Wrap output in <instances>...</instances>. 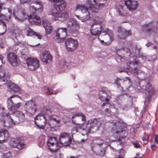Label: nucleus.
I'll return each mask as SVG.
<instances>
[{
    "mask_svg": "<svg viewBox=\"0 0 158 158\" xmlns=\"http://www.w3.org/2000/svg\"><path fill=\"white\" fill-rule=\"evenodd\" d=\"M47 144L48 148L53 152L56 151L60 148L56 138L54 137L49 138L47 141Z\"/></svg>",
    "mask_w": 158,
    "mask_h": 158,
    "instance_id": "12",
    "label": "nucleus"
},
{
    "mask_svg": "<svg viewBox=\"0 0 158 158\" xmlns=\"http://www.w3.org/2000/svg\"><path fill=\"white\" fill-rule=\"evenodd\" d=\"M94 4H92V1L88 0L87 3L89 5V10L92 13H96L100 8H103L107 6L105 0H93Z\"/></svg>",
    "mask_w": 158,
    "mask_h": 158,
    "instance_id": "1",
    "label": "nucleus"
},
{
    "mask_svg": "<svg viewBox=\"0 0 158 158\" xmlns=\"http://www.w3.org/2000/svg\"><path fill=\"white\" fill-rule=\"evenodd\" d=\"M116 60L124 61L126 59L129 58L132 56L131 51L127 48H123L117 51Z\"/></svg>",
    "mask_w": 158,
    "mask_h": 158,
    "instance_id": "4",
    "label": "nucleus"
},
{
    "mask_svg": "<svg viewBox=\"0 0 158 158\" xmlns=\"http://www.w3.org/2000/svg\"><path fill=\"white\" fill-rule=\"evenodd\" d=\"M98 140L100 141V142L99 143L98 142H97L95 143V144H96L97 145H99V146L101 145H102V143H103V141H102V140L101 139H99Z\"/></svg>",
    "mask_w": 158,
    "mask_h": 158,
    "instance_id": "53",
    "label": "nucleus"
},
{
    "mask_svg": "<svg viewBox=\"0 0 158 158\" xmlns=\"http://www.w3.org/2000/svg\"><path fill=\"white\" fill-rule=\"evenodd\" d=\"M9 137V134L6 130L2 129L0 130V143L5 142L8 139Z\"/></svg>",
    "mask_w": 158,
    "mask_h": 158,
    "instance_id": "24",
    "label": "nucleus"
},
{
    "mask_svg": "<svg viewBox=\"0 0 158 158\" xmlns=\"http://www.w3.org/2000/svg\"><path fill=\"white\" fill-rule=\"evenodd\" d=\"M51 122L53 123H55L57 124L58 123L60 122V120H57L56 119H50Z\"/></svg>",
    "mask_w": 158,
    "mask_h": 158,
    "instance_id": "56",
    "label": "nucleus"
},
{
    "mask_svg": "<svg viewBox=\"0 0 158 158\" xmlns=\"http://www.w3.org/2000/svg\"><path fill=\"white\" fill-rule=\"evenodd\" d=\"M6 31V24L0 25V35H3Z\"/></svg>",
    "mask_w": 158,
    "mask_h": 158,
    "instance_id": "40",
    "label": "nucleus"
},
{
    "mask_svg": "<svg viewBox=\"0 0 158 158\" xmlns=\"http://www.w3.org/2000/svg\"><path fill=\"white\" fill-rule=\"evenodd\" d=\"M40 60L46 63H49L51 62L52 60V56L49 52L44 51L40 56Z\"/></svg>",
    "mask_w": 158,
    "mask_h": 158,
    "instance_id": "17",
    "label": "nucleus"
},
{
    "mask_svg": "<svg viewBox=\"0 0 158 158\" xmlns=\"http://www.w3.org/2000/svg\"><path fill=\"white\" fill-rule=\"evenodd\" d=\"M95 21V23L91 27L90 32L93 35H97L101 34V26L96 27V24H100L101 23L102 21L100 18L97 17L94 19Z\"/></svg>",
    "mask_w": 158,
    "mask_h": 158,
    "instance_id": "10",
    "label": "nucleus"
},
{
    "mask_svg": "<svg viewBox=\"0 0 158 158\" xmlns=\"http://www.w3.org/2000/svg\"><path fill=\"white\" fill-rule=\"evenodd\" d=\"M46 119H44V123L43 124H37L36 123V122H35V123L36 124L37 126L38 127L42 129H44L45 126V124L46 123Z\"/></svg>",
    "mask_w": 158,
    "mask_h": 158,
    "instance_id": "42",
    "label": "nucleus"
},
{
    "mask_svg": "<svg viewBox=\"0 0 158 158\" xmlns=\"http://www.w3.org/2000/svg\"><path fill=\"white\" fill-rule=\"evenodd\" d=\"M11 16L10 15H9L8 16L5 15L0 14V22L2 23V24L3 25H6V23L4 21L6 20L9 21L11 18Z\"/></svg>",
    "mask_w": 158,
    "mask_h": 158,
    "instance_id": "33",
    "label": "nucleus"
},
{
    "mask_svg": "<svg viewBox=\"0 0 158 158\" xmlns=\"http://www.w3.org/2000/svg\"><path fill=\"white\" fill-rule=\"evenodd\" d=\"M28 68L31 70H34L39 66V61L36 58H30L27 61Z\"/></svg>",
    "mask_w": 158,
    "mask_h": 158,
    "instance_id": "16",
    "label": "nucleus"
},
{
    "mask_svg": "<svg viewBox=\"0 0 158 158\" xmlns=\"http://www.w3.org/2000/svg\"><path fill=\"white\" fill-rule=\"evenodd\" d=\"M51 15L53 16L55 21L59 20L64 22L69 17V13L65 11L59 12H52Z\"/></svg>",
    "mask_w": 158,
    "mask_h": 158,
    "instance_id": "13",
    "label": "nucleus"
},
{
    "mask_svg": "<svg viewBox=\"0 0 158 158\" xmlns=\"http://www.w3.org/2000/svg\"><path fill=\"white\" fill-rule=\"evenodd\" d=\"M113 126L112 127V131L114 133L119 134L122 132L123 131V125L124 123L122 119H115L112 121H110Z\"/></svg>",
    "mask_w": 158,
    "mask_h": 158,
    "instance_id": "5",
    "label": "nucleus"
},
{
    "mask_svg": "<svg viewBox=\"0 0 158 158\" xmlns=\"http://www.w3.org/2000/svg\"><path fill=\"white\" fill-rule=\"evenodd\" d=\"M78 131V128L77 127H74L71 130V134L72 135L74 134Z\"/></svg>",
    "mask_w": 158,
    "mask_h": 158,
    "instance_id": "48",
    "label": "nucleus"
},
{
    "mask_svg": "<svg viewBox=\"0 0 158 158\" xmlns=\"http://www.w3.org/2000/svg\"><path fill=\"white\" fill-rule=\"evenodd\" d=\"M15 96H11L7 100V107L8 110L12 111L13 110L18 109L21 106V103H18L15 104L11 98L15 97Z\"/></svg>",
    "mask_w": 158,
    "mask_h": 158,
    "instance_id": "19",
    "label": "nucleus"
},
{
    "mask_svg": "<svg viewBox=\"0 0 158 158\" xmlns=\"http://www.w3.org/2000/svg\"><path fill=\"white\" fill-rule=\"evenodd\" d=\"M106 151L105 150H100L98 152V155L101 156H104L105 154Z\"/></svg>",
    "mask_w": 158,
    "mask_h": 158,
    "instance_id": "49",
    "label": "nucleus"
},
{
    "mask_svg": "<svg viewBox=\"0 0 158 158\" xmlns=\"http://www.w3.org/2000/svg\"><path fill=\"white\" fill-rule=\"evenodd\" d=\"M10 114H9L5 113H4L2 114V115L4 117L6 116V117L7 118L10 117V118H11V117L10 116Z\"/></svg>",
    "mask_w": 158,
    "mask_h": 158,
    "instance_id": "55",
    "label": "nucleus"
},
{
    "mask_svg": "<svg viewBox=\"0 0 158 158\" xmlns=\"http://www.w3.org/2000/svg\"><path fill=\"white\" fill-rule=\"evenodd\" d=\"M80 28L79 23L76 20L71 19L68 22L67 28L70 33H75L78 31Z\"/></svg>",
    "mask_w": 158,
    "mask_h": 158,
    "instance_id": "7",
    "label": "nucleus"
},
{
    "mask_svg": "<svg viewBox=\"0 0 158 158\" xmlns=\"http://www.w3.org/2000/svg\"><path fill=\"white\" fill-rule=\"evenodd\" d=\"M77 116H81L82 118H85V115L81 113H77L75 114L72 117V118H76Z\"/></svg>",
    "mask_w": 158,
    "mask_h": 158,
    "instance_id": "44",
    "label": "nucleus"
},
{
    "mask_svg": "<svg viewBox=\"0 0 158 158\" xmlns=\"http://www.w3.org/2000/svg\"><path fill=\"white\" fill-rule=\"evenodd\" d=\"M127 65L132 70H135L137 69L138 62L135 60L132 61H129L127 63Z\"/></svg>",
    "mask_w": 158,
    "mask_h": 158,
    "instance_id": "31",
    "label": "nucleus"
},
{
    "mask_svg": "<svg viewBox=\"0 0 158 158\" xmlns=\"http://www.w3.org/2000/svg\"><path fill=\"white\" fill-rule=\"evenodd\" d=\"M2 119L1 122L4 127L9 128L17 124L24 121V119Z\"/></svg>",
    "mask_w": 158,
    "mask_h": 158,
    "instance_id": "14",
    "label": "nucleus"
},
{
    "mask_svg": "<svg viewBox=\"0 0 158 158\" xmlns=\"http://www.w3.org/2000/svg\"><path fill=\"white\" fill-rule=\"evenodd\" d=\"M133 144L135 148H139L140 147V144L137 143H134Z\"/></svg>",
    "mask_w": 158,
    "mask_h": 158,
    "instance_id": "52",
    "label": "nucleus"
},
{
    "mask_svg": "<svg viewBox=\"0 0 158 158\" xmlns=\"http://www.w3.org/2000/svg\"><path fill=\"white\" fill-rule=\"evenodd\" d=\"M105 114L108 116H111L113 113L111 112L108 108L105 109L104 111Z\"/></svg>",
    "mask_w": 158,
    "mask_h": 158,
    "instance_id": "46",
    "label": "nucleus"
},
{
    "mask_svg": "<svg viewBox=\"0 0 158 158\" xmlns=\"http://www.w3.org/2000/svg\"><path fill=\"white\" fill-rule=\"evenodd\" d=\"M72 121L73 123H74L75 124L81 125L82 126H83L84 125V123H76L75 122V121H73V120H72Z\"/></svg>",
    "mask_w": 158,
    "mask_h": 158,
    "instance_id": "59",
    "label": "nucleus"
},
{
    "mask_svg": "<svg viewBox=\"0 0 158 158\" xmlns=\"http://www.w3.org/2000/svg\"><path fill=\"white\" fill-rule=\"evenodd\" d=\"M149 26V24H147L144 25L143 26V31L144 33L150 32L152 31V28H147V27H148Z\"/></svg>",
    "mask_w": 158,
    "mask_h": 158,
    "instance_id": "39",
    "label": "nucleus"
},
{
    "mask_svg": "<svg viewBox=\"0 0 158 158\" xmlns=\"http://www.w3.org/2000/svg\"><path fill=\"white\" fill-rule=\"evenodd\" d=\"M34 35H35L39 39H40L41 38L42 36L40 35V34L35 32V33Z\"/></svg>",
    "mask_w": 158,
    "mask_h": 158,
    "instance_id": "51",
    "label": "nucleus"
},
{
    "mask_svg": "<svg viewBox=\"0 0 158 158\" xmlns=\"http://www.w3.org/2000/svg\"><path fill=\"white\" fill-rule=\"evenodd\" d=\"M105 42H104L103 40H101L99 37H98V39L100 41V42L104 45H109L112 42L114 38L110 39V38H106V36L105 37Z\"/></svg>",
    "mask_w": 158,
    "mask_h": 158,
    "instance_id": "34",
    "label": "nucleus"
},
{
    "mask_svg": "<svg viewBox=\"0 0 158 158\" xmlns=\"http://www.w3.org/2000/svg\"><path fill=\"white\" fill-rule=\"evenodd\" d=\"M153 44L151 43H148L147 44H146V46L148 47H149L150 46H153Z\"/></svg>",
    "mask_w": 158,
    "mask_h": 158,
    "instance_id": "57",
    "label": "nucleus"
},
{
    "mask_svg": "<svg viewBox=\"0 0 158 158\" xmlns=\"http://www.w3.org/2000/svg\"><path fill=\"white\" fill-rule=\"evenodd\" d=\"M4 58V57L2 55H0V60L2 61V63H3V59Z\"/></svg>",
    "mask_w": 158,
    "mask_h": 158,
    "instance_id": "62",
    "label": "nucleus"
},
{
    "mask_svg": "<svg viewBox=\"0 0 158 158\" xmlns=\"http://www.w3.org/2000/svg\"><path fill=\"white\" fill-rule=\"evenodd\" d=\"M125 81V79H122L118 78H117L114 81V83L116 84L118 88L121 87V84L123 82Z\"/></svg>",
    "mask_w": 158,
    "mask_h": 158,
    "instance_id": "37",
    "label": "nucleus"
},
{
    "mask_svg": "<svg viewBox=\"0 0 158 158\" xmlns=\"http://www.w3.org/2000/svg\"><path fill=\"white\" fill-rule=\"evenodd\" d=\"M67 34V30L66 28H60L56 30L53 33L55 39H58L60 36L66 37Z\"/></svg>",
    "mask_w": 158,
    "mask_h": 158,
    "instance_id": "20",
    "label": "nucleus"
},
{
    "mask_svg": "<svg viewBox=\"0 0 158 158\" xmlns=\"http://www.w3.org/2000/svg\"><path fill=\"white\" fill-rule=\"evenodd\" d=\"M105 33V35H108L106 36V38H114V35L112 30H110L109 28L103 27H101V33Z\"/></svg>",
    "mask_w": 158,
    "mask_h": 158,
    "instance_id": "29",
    "label": "nucleus"
},
{
    "mask_svg": "<svg viewBox=\"0 0 158 158\" xmlns=\"http://www.w3.org/2000/svg\"><path fill=\"white\" fill-rule=\"evenodd\" d=\"M17 57V55L13 52L9 53L7 56V58L9 62L10 63L13 60Z\"/></svg>",
    "mask_w": 158,
    "mask_h": 158,
    "instance_id": "35",
    "label": "nucleus"
},
{
    "mask_svg": "<svg viewBox=\"0 0 158 158\" xmlns=\"http://www.w3.org/2000/svg\"><path fill=\"white\" fill-rule=\"evenodd\" d=\"M29 21L32 24L39 25L40 24L41 20L40 17L36 15L33 14L32 15H30L29 17Z\"/></svg>",
    "mask_w": 158,
    "mask_h": 158,
    "instance_id": "28",
    "label": "nucleus"
},
{
    "mask_svg": "<svg viewBox=\"0 0 158 158\" xmlns=\"http://www.w3.org/2000/svg\"><path fill=\"white\" fill-rule=\"evenodd\" d=\"M11 65L14 66H19L21 64L20 60L16 57L15 60L10 63Z\"/></svg>",
    "mask_w": 158,
    "mask_h": 158,
    "instance_id": "41",
    "label": "nucleus"
},
{
    "mask_svg": "<svg viewBox=\"0 0 158 158\" xmlns=\"http://www.w3.org/2000/svg\"><path fill=\"white\" fill-rule=\"evenodd\" d=\"M25 105L27 111L34 113L36 112V105L33 100H30L27 102Z\"/></svg>",
    "mask_w": 158,
    "mask_h": 158,
    "instance_id": "21",
    "label": "nucleus"
},
{
    "mask_svg": "<svg viewBox=\"0 0 158 158\" xmlns=\"http://www.w3.org/2000/svg\"><path fill=\"white\" fill-rule=\"evenodd\" d=\"M81 10L82 12V16L79 17V19L82 21H85L90 18V13L89 11V9L85 5H78L76 6V10Z\"/></svg>",
    "mask_w": 158,
    "mask_h": 158,
    "instance_id": "6",
    "label": "nucleus"
},
{
    "mask_svg": "<svg viewBox=\"0 0 158 158\" xmlns=\"http://www.w3.org/2000/svg\"><path fill=\"white\" fill-rule=\"evenodd\" d=\"M53 2V7L57 11H62L66 7V2L64 0H56Z\"/></svg>",
    "mask_w": 158,
    "mask_h": 158,
    "instance_id": "18",
    "label": "nucleus"
},
{
    "mask_svg": "<svg viewBox=\"0 0 158 158\" xmlns=\"http://www.w3.org/2000/svg\"><path fill=\"white\" fill-rule=\"evenodd\" d=\"M117 32L118 37L121 39H125L130 34L129 31H127L121 27H118Z\"/></svg>",
    "mask_w": 158,
    "mask_h": 158,
    "instance_id": "22",
    "label": "nucleus"
},
{
    "mask_svg": "<svg viewBox=\"0 0 158 158\" xmlns=\"http://www.w3.org/2000/svg\"><path fill=\"white\" fill-rule=\"evenodd\" d=\"M13 15L16 19L21 22L24 21L29 17L27 11L23 7L15 8Z\"/></svg>",
    "mask_w": 158,
    "mask_h": 158,
    "instance_id": "2",
    "label": "nucleus"
},
{
    "mask_svg": "<svg viewBox=\"0 0 158 158\" xmlns=\"http://www.w3.org/2000/svg\"><path fill=\"white\" fill-rule=\"evenodd\" d=\"M145 90L147 91L146 93V97L145 98L144 104L146 103H149L151 101L152 96L155 94V91L153 88L149 84L147 83L145 86Z\"/></svg>",
    "mask_w": 158,
    "mask_h": 158,
    "instance_id": "11",
    "label": "nucleus"
},
{
    "mask_svg": "<svg viewBox=\"0 0 158 158\" xmlns=\"http://www.w3.org/2000/svg\"><path fill=\"white\" fill-rule=\"evenodd\" d=\"M65 37H62L61 36H60L58 39H55V36L54 37V40L56 41V42L58 43H62L64 42L65 40Z\"/></svg>",
    "mask_w": 158,
    "mask_h": 158,
    "instance_id": "43",
    "label": "nucleus"
},
{
    "mask_svg": "<svg viewBox=\"0 0 158 158\" xmlns=\"http://www.w3.org/2000/svg\"><path fill=\"white\" fill-rule=\"evenodd\" d=\"M125 4L127 8L130 10H134L136 9L138 4L136 1L127 0L125 2Z\"/></svg>",
    "mask_w": 158,
    "mask_h": 158,
    "instance_id": "26",
    "label": "nucleus"
},
{
    "mask_svg": "<svg viewBox=\"0 0 158 158\" xmlns=\"http://www.w3.org/2000/svg\"><path fill=\"white\" fill-rule=\"evenodd\" d=\"M60 143L62 146H67L69 145L72 141L71 137L67 133H63L60 134L59 138Z\"/></svg>",
    "mask_w": 158,
    "mask_h": 158,
    "instance_id": "15",
    "label": "nucleus"
},
{
    "mask_svg": "<svg viewBox=\"0 0 158 158\" xmlns=\"http://www.w3.org/2000/svg\"><path fill=\"white\" fill-rule=\"evenodd\" d=\"M10 144L12 147L16 148L19 149H22L25 146L24 143H20L19 140L18 139H12Z\"/></svg>",
    "mask_w": 158,
    "mask_h": 158,
    "instance_id": "25",
    "label": "nucleus"
},
{
    "mask_svg": "<svg viewBox=\"0 0 158 158\" xmlns=\"http://www.w3.org/2000/svg\"><path fill=\"white\" fill-rule=\"evenodd\" d=\"M155 141L157 143H158V135H157L156 136Z\"/></svg>",
    "mask_w": 158,
    "mask_h": 158,
    "instance_id": "64",
    "label": "nucleus"
},
{
    "mask_svg": "<svg viewBox=\"0 0 158 158\" xmlns=\"http://www.w3.org/2000/svg\"><path fill=\"white\" fill-rule=\"evenodd\" d=\"M154 40L155 43H158V35L157 36L155 37Z\"/></svg>",
    "mask_w": 158,
    "mask_h": 158,
    "instance_id": "58",
    "label": "nucleus"
},
{
    "mask_svg": "<svg viewBox=\"0 0 158 158\" xmlns=\"http://www.w3.org/2000/svg\"><path fill=\"white\" fill-rule=\"evenodd\" d=\"M10 74L7 70L0 69V82L7 81L10 78Z\"/></svg>",
    "mask_w": 158,
    "mask_h": 158,
    "instance_id": "23",
    "label": "nucleus"
},
{
    "mask_svg": "<svg viewBox=\"0 0 158 158\" xmlns=\"http://www.w3.org/2000/svg\"><path fill=\"white\" fill-rule=\"evenodd\" d=\"M2 158H12L10 152L8 151H4Z\"/></svg>",
    "mask_w": 158,
    "mask_h": 158,
    "instance_id": "38",
    "label": "nucleus"
},
{
    "mask_svg": "<svg viewBox=\"0 0 158 158\" xmlns=\"http://www.w3.org/2000/svg\"><path fill=\"white\" fill-rule=\"evenodd\" d=\"M9 91L10 92H16L19 90V88L16 85L13 84L12 82H10L7 84Z\"/></svg>",
    "mask_w": 158,
    "mask_h": 158,
    "instance_id": "30",
    "label": "nucleus"
},
{
    "mask_svg": "<svg viewBox=\"0 0 158 158\" xmlns=\"http://www.w3.org/2000/svg\"><path fill=\"white\" fill-rule=\"evenodd\" d=\"M44 139H43L39 143V145L40 147H42L44 145Z\"/></svg>",
    "mask_w": 158,
    "mask_h": 158,
    "instance_id": "50",
    "label": "nucleus"
},
{
    "mask_svg": "<svg viewBox=\"0 0 158 158\" xmlns=\"http://www.w3.org/2000/svg\"><path fill=\"white\" fill-rule=\"evenodd\" d=\"M42 24L44 28L46 34H49L52 31V27L50 23L47 20L44 19L42 20Z\"/></svg>",
    "mask_w": 158,
    "mask_h": 158,
    "instance_id": "27",
    "label": "nucleus"
},
{
    "mask_svg": "<svg viewBox=\"0 0 158 158\" xmlns=\"http://www.w3.org/2000/svg\"><path fill=\"white\" fill-rule=\"evenodd\" d=\"M65 44L66 48L68 51H74L78 47L77 41L72 38H68L65 42Z\"/></svg>",
    "mask_w": 158,
    "mask_h": 158,
    "instance_id": "9",
    "label": "nucleus"
},
{
    "mask_svg": "<svg viewBox=\"0 0 158 158\" xmlns=\"http://www.w3.org/2000/svg\"><path fill=\"white\" fill-rule=\"evenodd\" d=\"M27 31V35L29 36H31L32 35H34L35 32L34 31L32 30L31 29H29Z\"/></svg>",
    "mask_w": 158,
    "mask_h": 158,
    "instance_id": "45",
    "label": "nucleus"
},
{
    "mask_svg": "<svg viewBox=\"0 0 158 158\" xmlns=\"http://www.w3.org/2000/svg\"><path fill=\"white\" fill-rule=\"evenodd\" d=\"M96 119H91L90 120H89L88 122V124H89V123H91L92 122L95 121Z\"/></svg>",
    "mask_w": 158,
    "mask_h": 158,
    "instance_id": "63",
    "label": "nucleus"
},
{
    "mask_svg": "<svg viewBox=\"0 0 158 158\" xmlns=\"http://www.w3.org/2000/svg\"><path fill=\"white\" fill-rule=\"evenodd\" d=\"M11 115H13L16 118H24V114L21 112L17 110L13 112Z\"/></svg>",
    "mask_w": 158,
    "mask_h": 158,
    "instance_id": "36",
    "label": "nucleus"
},
{
    "mask_svg": "<svg viewBox=\"0 0 158 158\" xmlns=\"http://www.w3.org/2000/svg\"><path fill=\"white\" fill-rule=\"evenodd\" d=\"M27 1V0H20V2L21 4H24L26 3Z\"/></svg>",
    "mask_w": 158,
    "mask_h": 158,
    "instance_id": "61",
    "label": "nucleus"
},
{
    "mask_svg": "<svg viewBox=\"0 0 158 158\" xmlns=\"http://www.w3.org/2000/svg\"><path fill=\"white\" fill-rule=\"evenodd\" d=\"M124 155L122 154L119 155L116 158H124Z\"/></svg>",
    "mask_w": 158,
    "mask_h": 158,
    "instance_id": "60",
    "label": "nucleus"
},
{
    "mask_svg": "<svg viewBox=\"0 0 158 158\" xmlns=\"http://www.w3.org/2000/svg\"><path fill=\"white\" fill-rule=\"evenodd\" d=\"M132 51L131 52L132 53V56H133L135 55L136 57H140L141 55L140 53V49L139 48H137V45H135L132 47Z\"/></svg>",
    "mask_w": 158,
    "mask_h": 158,
    "instance_id": "32",
    "label": "nucleus"
},
{
    "mask_svg": "<svg viewBox=\"0 0 158 158\" xmlns=\"http://www.w3.org/2000/svg\"><path fill=\"white\" fill-rule=\"evenodd\" d=\"M142 140L143 141H148V137L147 135H145L142 138Z\"/></svg>",
    "mask_w": 158,
    "mask_h": 158,
    "instance_id": "54",
    "label": "nucleus"
},
{
    "mask_svg": "<svg viewBox=\"0 0 158 158\" xmlns=\"http://www.w3.org/2000/svg\"><path fill=\"white\" fill-rule=\"evenodd\" d=\"M111 96L112 94L110 91L107 89L103 88L102 90L100 91L99 93V98L102 102H106V103H103L101 105V107L102 108L109 105L107 102L110 101Z\"/></svg>",
    "mask_w": 158,
    "mask_h": 158,
    "instance_id": "3",
    "label": "nucleus"
},
{
    "mask_svg": "<svg viewBox=\"0 0 158 158\" xmlns=\"http://www.w3.org/2000/svg\"><path fill=\"white\" fill-rule=\"evenodd\" d=\"M43 117L44 118H46L47 117L46 116V115L43 112L39 114L35 118H36L37 117Z\"/></svg>",
    "mask_w": 158,
    "mask_h": 158,
    "instance_id": "47",
    "label": "nucleus"
},
{
    "mask_svg": "<svg viewBox=\"0 0 158 158\" xmlns=\"http://www.w3.org/2000/svg\"><path fill=\"white\" fill-rule=\"evenodd\" d=\"M32 3L35 4V5H31L30 9L32 11L33 14L35 13L39 14L43 10V6L41 2L39 1L34 0Z\"/></svg>",
    "mask_w": 158,
    "mask_h": 158,
    "instance_id": "8",
    "label": "nucleus"
}]
</instances>
